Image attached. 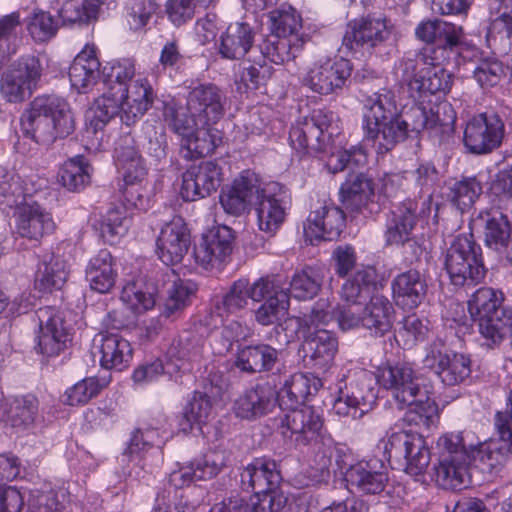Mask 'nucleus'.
Listing matches in <instances>:
<instances>
[{"label": "nucleus", "mask_w": 512, "mask_h": 512, "mask_svg": "<svg viewBox=\"0 0 512 512\" xmlns=\"http://www.w3.org/2000/svg\"><path fill=\"white\" fill-rule=\"evenodd\" d=\"M457 120L453 106L447 101L424 104L419 101L402 114L393 91L381 89L363 104L361 129L363 142L378 156L391 152L407 138L426 131L441 144L454 132Z\"/></svg>", "instance_id": "f257e3e1"}, {"label": "nucleus", "mask_w": 512, "mask_h": 512, "mask_svg": "<svg viewBox=\"0 0 512 512\" xmlns=\"http://www.w3.org/2000/svg\"><path fill=\"white\" fill-rule=\"evenodd\" d=\"M473 440L472 432H451L438 438L437 462L433 466L438 485L452 490L467 487L469 468L476 459L490 473H498L504 467L507 459L498 443L484 444Z\"/></svg>", "instance_id": "f03ea898"}, {"label": "nucleus", "mask_w": 512, "mask_h": 512, "mask_svg": "<svg viewBox=\"0 0 512 512\" xmlns=\"http://www.w3.org/2000/svg\"><path fill=\"white\" fill-rule=\"evenodd\" d=\"M282 480L277 462L268 456L255 457L239 469L236 482L240 489L252 493L249 500L231 495L216 503L210 512H274L275 494Z\"/></svg>", "instance_id": "7ed1b4c3"}, {"label": "nucleus", "mask_w": 512, "mask_h": 512, "mask_svg": "<svg viewBox=\"0 0 512 512\" xmlns=\"http://www.w3.org/2000/svg\"><path fill=\"white\" fill-rule=\"evenodd\" d=\"M339 51L346 57L390 59L398 51L396 28L386 15L368 13L350 20Z\"/></svg>", "instance_id": "20e7f679"}, {"label": "nucleus", "mask_w": 512, "mask_h": 512, "mask_svg": "<svg viewBox=\"0 0 512 512\" xmlns=\"http://www.w3.org/2000/svg\"><path fill=\"white\" fill-rule=\"evenodd\" d=\"M25 138L40 145H50L58 138H66L75 130V121L69 103L55 94L35 97L20 117Z\"/></svg>", "instance_id": "39448f33"}, {"label": "nucleus", "mask_w": 512, "mask_h": 512, "mask_svg": "<svg viewBox=\"0 0 512 512\" xmlns=\"http://www.w3.org/2000/svg\"><path fill=\"white\" fill-rule=\"evenodd\" d=\"M504 295L491 287H480L467 302L468 312L477 326L481 346L499 347L507 334H512V307L503 306Z\"/></svg>", "instance_id": "423d86ee"}, {"label": "nucleus", "mask_w": 512, "mask_h": 512, "mask_svg": "<svg viewBox=\"0 0 512 512\" xmlns=\"http://www.w3.org/2000/svg\"><path fill=\"white\" fill-rule=\"evenodd\" d=\"M378 385L377 374L368 369L356 366L342 368L335 382L334 413L353 420L361 419L376 405Z\"/></svg>", "instance_id": "0eeeda50"}, {"label": "nucleus", "mask_w": 512, "mask_h": 512, "mask_svg": "<svg viewBox=\"0 0 512 512\" xmlns=\"http://www.w3.org/2000/svg\"><path fill=\"white\" fill-rule=\"evenodd\" d=\"M444 268L455 287H471L484 280L487 267L481 245L472 233L457 235L446 250Z\"/></svg>", "instance_id": "6e6552de"}, {"label": "nucleus", "mask_w": 512, "mask_h": 512, "mask_svg": "<svg viewBox=\"0 0 512 512\" xmlns=\"http://www.w3.org/2000/svg\"><path fill=\"white\" fill-rule=\"evenodd\" d=\"M277 432L284 443L295 450L322 444L332 438L325 426L324 416L313 406L286 411L279 417Z\"/></svg>", "instance_id": "1a4fd4ad"}, {"label": "nucleus", "mask_w": 512, "mask_h": 512, "mask_svg": "<svg viewBox=\"0 0 512 512\" xmlns=\"http://www.w3.org/2000/svg\"><path fill=\"white\" fill-rule=\"evenodd\" d=\"M383 456L389 466L412 476L426 472L431 461V452L419 432L412 430L393 431L387 440H382Z\"/></svg>", "instance_id": "9d476101"}, {"label": "nucleus", "mask_w": 512, "mask_h": 512, "mask_svg": "<svg viewBox=\"0 0 512 512\" xmlns=\"http://www.w3.org/2000/svg\"><path fill=\"white\" fill-rule=\"evenodd\" d=\"M334 119L335 114L332 110L317 108L292 124L289 143L300 158L327 151L336 134L333 127Z\"/></svg>", "instance_id": "9b49d317"}, {"label": "nucleus", "mask_w": 512, "mask_h": 512, "mask_svg": "<svg viewBox=\"0 0 512 512\" xmlns=\"http://www.w3.org/2000/svg\"><path fill=\"white\" fill-rule=\"evenodd\" d=\"M443 65L416 53L414 57H403L398 69L401 81L408 86L411 96L420 99L427 94H445L451 89L452 74Z\"/></svg>", "instance_id": "f8f14e48"}, {"label": "nucleus", "mask_w": 512, "mask_h": 512, "mask_svg": "<svg viewBox=\"0 0 512 512\" xmlns=\"http://www.w3.org/2000/svg\"><path fill=\"white\" fill-rule=\"evenodd\" d=\"M424 367L434 373L445 386L469 384L472 381L470 354L450 349L444 340L437 338L425 349Z\"/></svg>", "instance_id": "ddd939ff"}, {"label": "nucleus", "mask_w": 512, "mask_h": 512, "mask_svg": "<svg viewBox=\"0 0 512 512\" xmlns=\"http://www.w3.org/2000/svg\"><path fill=\"white\" fill-rule=\"evenodd\" d=\"M43 72L44 66L38 56L21 55L1 75V96L9 103L24 102L38 88Z\"/></svg>", "instance_id": "4468645a"}, {"label": "nucleus", "mask_w": 512, "mask_h": 512, "mask_svg": "<svg viewBox=\"0 0 512 512\" xmlns=\"http://www.w3.org/2000/svg\"><path fill=\"white\" fill-rule=\"evenodd\" d=\"M431 212L430 198H423L421 201L406 198L395 205L386 214L383 232L385 246L393 247L407 240L414 234L419 223H428Z\"/></svg>", "instance_id": "2eb2a0df"}, {"label": "nucleus", "mask_w": 512, "mask_h": 512, "mask_svg": "<svg viewBox=\"0 0 512 512\" xmlns=\"http://www.w3.org/2000/svg\"><path fill=\"white\" fill-rule=\"evenodd\" d=\"M377 278L378 273L374 266L361 265L343 283L341 288L342 298L353 305L340 311L337 319L341 329L349 330L363 327V308L358 305L364 303L375 290Z\"/></svg>", "instance_id": "dca6fc26"}, {"label": "nucleus", "mask_w": 512, "mask_h": 512, "mask_svg": "<svg viewBox=\"0 0 512 512\" xmlns=\"http://www.w3.org/2000/svg\"><path fill=\"white\" fill-rule=\"evenodd\" d=\"M352 71L353 64L346 57H322L307 69L302 84L313 93L327 96L342 90Z\"/></svg>", "instance_id": "f3484780"}, {"label": "nucleus", "mask_w": 512, "mask_h": 512, "mask_svg": "<svg viewBox=\"0 0 512 512\" xmlns=\"http://www.w3.org/2000/svg\"><path fill=\"white\" fill-rule=\"evenodd\" d=\"M249 295L254 302L261 303L254 316L262 326L276 324L289 309V294L277 275L259 278L250 286Z\"/></svg>", "instance_id": "a211bd4d"}, {"label": "nucleus", "mask_w": 512, "mask_h": 512, "mask_svg": "<svg viewBox=\"0 0 512 512\" xmlns=\"http://www.w3.org/2000/svg\"><path fill=\"white\" fill-rule=\"evenodd\" d=\"M504 135L505 125L502 118L495 112H483L467 121L463 144L469 153L484 155L499 148Z\"/></svg>", "instance_id": "6ab92c4d"}, {"label": "nucleus", "mask_w": 512, "mask_h": 512, "mask_svg": "<svg viewBox=\"0 0 512 512\" xmlns=\"http://www.w3.org/2000/svg\"><path fill=\"white\" fill-rule=\"evenodd\" d=\"M40 331L35 350L44 358L58 357L72 342L71 327L67 324L64 312L52 306L38 311Z\"/></svg>", "instance_id": "aec40b11"}, {"label": "nucleus", "mask_w": 512, "mask_h": 512, "mask_svg": "<svg viewBox=\"0 0 512 512\" xmlns=\"http://www.w3.org/2000/svg\"><path fill=\"white\" fill-rule=\"evenodd\" d=\"M339 198L346 210L364 217H372L382 210L374 180L364 172L348 173L340 186Z\"/></svg>", "instance_id": "412c9836"}, {"label": "nucleus", "mask_w": 512, "mask_h": 512, "mask_svg": "<svg viewBox=\"0 0 512 512\" xmlns=\"http://www.w3.org/2000/svg\"><path fill=\"white\" fill-rule=\"evenodd\" d=\"M346 227V214L334 203H325L310 211L303 223L306 244L317 246L322 241L337 240Z\"/></svg>", "instance_id": "4be33fe9"}, {"label": "nucleus", "mask_w": 512, "mask_h": 512, "mask_svg": "<svg viewBox=\"0 0 512 512\" xmlns=\"http://www.w3.org/2000/svg\"><path fill=\"white\" fill-rule=\"evenodd\" d=\"M226 102L225 93L216 84L198 83L190 88L186 107L200 127H210L224 116Z\"/></svg>", "instance_id": "5701e85b"}, {"label": "nucleus", "mask_w": 512, "mask_h": 512, "mask_svg": "<svg viewBox=\"0 0 512 512\" xmlns=\"http://www.w3.org/2000/svg\"><path fill=\"white\" fill-rule=\"evenodd\" d=\"M222 180V167L216 160L192 164L182 174L180 196L185 202L204 199L217 191Z\"/></svg>", "instance_id": "b1692460"}, {"label": "nucleus", "mask_w": 512, "mask_h": 512, "mask_svg": "<svg viewBox=\"0 0 512 512\" xmlns=\"http://www.w3.org/2000/svg\"><path fill=\"white\" fill-rule=\"evenodd\" d=\"M256 198L258 228L266 234L274 235L284 224L291 206L287 190L276 183L266 189H260Z\"/></svg>", "instance_id": "393cba45"}, {"label": "nucleus", "mask_w": 512, "mask_h": 512, "mask_svg": "<svg viewBox=\"0 0 512 512\" xmlns=\"http://www.w3.org/2000/svg\"><path fill=\"white\" fill-rule=\"evenodd\" d=\"M234 231L226 225H217L202 234L198 245L193 248L197 264L212 269L230 258L234 247Z\"/></svg>", "instance_id": "a878e982"}, {"label": "nucleus", "mask_w": 512, "mask_h": 512, "mask_svg": "<svg viewBox=\"0 0 512 512\" xmlns=\"http://www.w3.org/2000/svg\"><path fill=\"white\" fill-rule=\"evenodd\" d=\"M377 376L379 385L389 390L397 403H411L413 396L424 395L426 387L420 385L415 370L408 363H387L378 369Z\"/></svg>", "instance_id": "bb28decb"}, {"label": "nucleus", "mask_w": 512, "mask_h": 512, "mask_svg": "<svg viewBox=\"0 0 512 512\" xmlns=\"http://www.w3.org/2000/svg\"><path fill=\"white\" fill-rule=\"evenodd\" d=\"M388 465L376 456L358 460L348 473L346 486L361 495H380L389 483Z\"/></svg>", "instance_id": "cd10ccee"}, {"label": "nucleus", "mask_w": 512, "mask_h": 512, "mask_svg": "<svg viewBox=\"0 0 512 512\" xmlns=\"http://www.w3.org/2000/svg\"><path fill=\"white\" fill-rule=\"evenodd\" d=\"M429 276L415 268L398 273L391 281L392 299L403 311H413L424 303Z\"/></svg>", "instance_id": "c85d7f7f"}, {"label": "nucleus", "mask_w": 512, "mask_h": 512, "mask_svg": "<svg viewBox=\"0 0 512 512\" xmlns=\"http://www.w3.org/2000/svg\"><path fill=\"white\" fill-rule=\"evenodd\" d=\"M223 465L224 458L220 453L209 452L173 470L162 489L170 490L172 493L171 488H173L176 493L177 490L189 487L198 480L213 478L221 471Z\"/></svg>", "instance_id": "c756f323"}, {"label": "nucleus", "mask_w": 512, "mask_h": 512, "mask_svg": "<svg viewBox=\"0 0 512 512\" xmlns=\"http://www.w3.org/2000/svg\"><path fill=\"white\" fill-rule=\"evenodd\" d=\"M259 191L257 175L250 170H244L231 184L222 187L219 202L225 213L240 216L249 209Z\"/></svg>", "instance_id": "7c9ffc66"}, {"label": "nucleus", "mask_w": 512, "mask_h": 512, "mask_svg": "<svg viewBox=\"0 0 512 512\" xmlns=\"http://www.w3.org/2000/svg\"><path fill=\"white\" fill-rule=\"evenodd\" d=\"M191 244V235L187 224L181 217H174L166 223L156 240V252L167 266L180 263Z\"/></svg>", "instance_id": "2f4dec72"}, {"label": "nucleus", "mask_w": 512, "mask_h": 512, "mask_svg": "<svg viewBox=\"0 0 512 512\" xmlns=\"http://www.w3.org/2000/svg\"><path fill=\"white\" fill-rule=\"evenodd\" d=\"M278 404V390L269 381L256 383L241 394L233 404L238 418L254 420L272 412Z\"/></svg>", "instance_id": "473e14b6"}, {"label": "nucleus", "mask_w": 512, "mask_h": 512, "mask_svg": "<svg viewBox=\"0 0 512 512\" xmlns=\"http://www.w3.org/2000/svg\"><path fill=\"white\" fill-rule=\"evenodd\" d=\"M282 349L262 341L237 345L234 366L241 372L254 375L273 371L280 361Z\"/></svg>", "instance_id": "72a5a7b5"}, {"label": "nucleus", "mask_w": 512, "mask_h": 512, "mask_svg": "<svg viewBox=\"0 0 512 512\" xmlns=\"http://www.w3.org/2000/svg\"><path fill=\"white\" fill-rule=\"evenodd\" d=\"M301 336L304 338L302 347L305 365L318 372H327L334 364L338 352L336 334L326 329H317Z\"/></svg>", "instance_id": "f704fd0d"}, {"label": "nucleus", "mask_w": 512, "mask_h": 512, "mask_svg": "<svg viewBox=\"0 0 512 512\" xmlns=\"http://www.w3.org/2000/svg\"><path fill=\"white\" fill-rule=\"evenodd\" d=\"M465 50L477 52L474 45L465 40L464 29L460 25L442 20L434 46H427L418 53L424 58H430L437 64H445L450 54L461 56Z\"/></svg>", "instance_id": "c9c22d12"}, {"label": "nucleus", "mask_w": 512, "mask_h": 512, "mask_svg": "<svg viewBox=\"0 0 512 512\" xmlns=\"http://www.w3.org/2000/svg\"><path fill=\"white\" fill-rule=\"evenodd\" d=\"M101 63L94 44H86L74 57L68 70L71 88L79 94H86L101 81Z\"/></svg>", "instance_id": "e433bc0d"}, {"label": "nucleus", "mask_w": 512, "mask_h": 512, "mask_svg": "<svg viewBox=\"0 0 512 512\" xmlns=\"http://www.w3.org/2000/svg\"><path fill=\"white\" fill-rule=\"evenodd\" d=\"M119 97L122 102L121 122L130 127L152 107L156 95L149 80L139 77L131 82Z\"/></svg>", "instance_id": "4c0bfd02"}, {"label": "nucleus", "mask_w": 512, "mask_h": 512, "mask_svg": "<svg viewBox=\"0 0 512 512\" xmlns=\"http://www.w3.org/2000/svg\"><path fill=\"white\" fill-rule=\"evenodd\" d=\"M322 387V381L312 373L292 374L278 391V404L282 410L290 411L306 406Z\"/></svg>", "instance_id": "58836bf2"}, {"label": "nucleus", "mask_w": 512, "mask_h": 512, "mask_svg": "<svg viewBox=\"0 0 512 512\" xmlns=\"http://www.w3.org/2000/svg\"><path fill=\"white\" fill-rule=\"evenodd\" d=\"M473 224L481 229L487 248L496 252H502L508 248L512 227L506 214L498 209H485L473 219Z\"/></svg>", "instance_id": "ea45409f"}, {"label": "nucleus", "mask_w": 512, "mask_h": 512, "mask_svg": "<svg viewBox=\"0 0 512 512\" xmlns=\"http://www.w3.org/2000/svg\"><path fill=\"white\" fill-rule=\"evenodd\" d=\"M17 233L29 240L40 241L55 229V222L50 212L37 202L21 205L16 211Z\"/></svg>", "instance_id": "a19ab883"}, {"label": "nucleus", "mask_w": 512, "mask_h": 512, "mask_svg": "<svg viewBox=\"0 0 512 512\" xmlns=\"http://www.w3.org/2000/svg\"><path fill=\"white\" fill-rule=\"evenodd\" d=\"M331 319L332 316L329 311L313 307L309 314L288 317L283 324L275 325L270 334H275L280 345H286L296 337L299 338V335L312 333V328H314V331L321 329L320 326L327 325Z\"/></svg>", "instance_id": "79ce46f5"}, {"label": "nucleus", "mask_w": 512, "mask_h": 512, "mask_svg": "<svg viewBox=\"0 0 512 512\" xmlns=\"http://www.w3.org/2000/svg\"><path fill=\"white\" fill-rule=\"evenodd\" d=\"M256 31L247 22L230 23L220 37L218 53L223 59H243L253 48Z\"/></svg>", "instance_id": "37998d69"}, {"label": "nucleus", "mask_w": 512, "mask_h": 512, "mask_svg": "<svg viewBox=\"0 0 512 512\" xmlns=\"http://www.w3.org/2000/svg\"><path fill=\"white\" fill-rule=\"evenodd\" d=\"M99 363L101 368L108 371L122 372L126 370L133 360L131 343L117 333L101 335Z\"/></svg>", "instance_id": "c03bdc74"}, {"label": "nucleus", "mask_w": 512, "mask_h": 512, "mask_svg": "<svg viewBox=\"0 0 512 512\" xmlns=\"http://www.w3.org/2000/svg\"><path fill=\"white\" fill-rule=\"evenodd\" d=\"M212 410L213 402L207 387L205 391H193L178 416L179 431L189 434L197 429L202 433V427L209 421Z\"/></svg>", "instance_id": "a18cd8bd"}, {"label": "nucleus", "mask_w": 512, "mask_h": 512, "mask_svg": "<svg viewBox=\"0 0 512 512\" xmlns=\"http://www.w3.org/2000/svg\"><path fill=\"white\" fill-rule=\"evenodd\" d=\"M115 259L108 249H100L92 256L85 269L90 288L101 294L110 292L117 278Z\"/></svg>", "instance_id": "49530a36"}, {"label": "nucleus", "mask_w": 512, "mask_h": 512, "mask_svg": "<svg viewBox=\"0 0 512 512\" xmlns=\"http://www.w3.org/2000/svg\"><path fill=\"white\" fill-rule=\"evenodd\" d=\"M148 167H138L136 171L122 173L118 182L119 199L122 207L137 210H146L149 199L146 189Z\"/></svg>", "instance_id": "de8ad7c7"}, {"label": "nucleus", "mask_w": 512, "mask_h": 512, "mask_svg": "<svg viewBox=\"0 0 512 512\" xmlns=\"http://www.w3.org/2000/svg\"><path fill=\"white\" fill-rule=\"evenodd\" d=\"M369 298V303L362 309L363 328L375 336H383L392 329L395 309L383 295H370Z\"/></svg>", "instance_id": "09e8293b"}, {"label": "nucleus", "mask_w": 512, "mask_h": 512, "mask_svg": "<svg viewBox=\"0 0 512 512\" xmlns=\"http://www.w3.org/2000/svg\"><path fill=\"white\" fill-rule=\"evenodd\" d=\"M305 43L304 38L291 39L271 32L259 45L264 60L268 59L274 64H283L297 57Z\"/></svg>", "instance_id": "8fccbe9b"}, {"label": "nucleus", "mask_w": 512, "mask_h": 512, "mask_svg": "<svg viewBox=\"0 0 512 512\" xmlns=\"http://www.w3.org/2000/svg\"><path fill=\"white\" fill-rule=\"evenodd\" d=\"M93 167L84 155L66 160L59 168L58 182L71 192H80L91 182Z\"/></svg>", "instance_id": "3c124183"}, {"label": "nucleus", "mask_w": 512, "mask_h": 512, "mask_svg": "<svg viewBox=\"0 0 512 512\" xmlns=\"http://www.w3.org/2000/svg\"><path fill=\"white\" fill-rule=\"evenodd\" d=\"M136 61L133 58H120L108 61L101 71L104 89L112 94H120L133 82L136 73Z\"/></svg>", "instance_id": "603ef678"}, {"label": "nucleus", "mask_w": 512, "mask_h": 512, "mask_svg": "<svg viewBox=\"0 0 512 512\" xmlns=\"http://www.w3.org/2000/svg\"><path fill=\"white\" fill-rule=\"evenodd\" d=\"M413 398L411 403H398V408H407L403 420L410 426L424 427L428 430L434 427L438 421V407L428 395V390L424 389L423 397Z\"/></svg>", "instance_id": "864d4df0"}, {"label": "nucleus", "mask_w": 512, "mask_h": 512, "mask_svg": "<svg viewBox=\"0 0 512 512\" xmlns=\"http://www.w3.org/2000/svg\"><path fill=\"white\" fill-rule=\"evenodd\" d=\"M39 407L40 402L35 394L16 395L9 401L8 421L14 428L30 429L39 417Z\"/></svg>", "instance_id": "5fc2aeb1"}, {"label": "nucleus", "mask_w": 512, "mask_h": 512, "mask_svg": "<svg viewBox=\"0 0 512 512\" xmlns=\"http://www.w3.org/2000/svg\"><path fill=\"white\" fill-rule=\"evenodd\" d=\"M483 192V182L479 175L463 176L448 186L447 199L462 213L470 210Z\"/></svg>", "instance_id": "6e6d98bb"}, {"label": "nucleus", "mask_w": 512, "mask_h": 512, "mask_svg": "<svg viewBox=\"0 0 512 512\" xmlns=\"http://www.w3.org/2000/svg\"><path fill=\"white\" fill-rule=\"evenodd\" d=\"M160 421L156 425L145 424L143 427L134 429L123 451V460L129 461L141 459L152 447L161 444Z\"/></svg>", "instance_id": "4d7b16f0"}, {"label": "nucleus", "mask_w": 512, "mask_h": 512, "mask_svg": "<svg viewBox=\"0 0 512 512\" xmlns=\"http://www.w3.org/2000/svg\"><path fill=\"white\" fill-rule=\"evenodd\" d=\"M269 27L271 32L285 37L304 38L301 14L290 4L282 3L269 12Z\"/></svg>", "instance_id": "13d9d810"}, {"label": "nucleus", "mask_w": 512, "mask_h": 512, "mask_svg": "<svg viewBox=\"0 0 512 512\" xmlns=\"http://www.w3.org/2000/svg\"><path fill=\"white\" fill-rule=\"evenodd\" d=\"M65 263L58 256L51 255L38 264L35 274V288L42 293H51L62 288L67 280Z\"/></svg>", "instance_id": "bf43d9fd"}, {"label": "nucleus", "mask_w": 512, "mask_h": 512, "mask_svg": "<svg viewBox=\"0 0 512 512\" xmlns=\"http://www.w3.org/2000/svg\"><path fill=\"white\" fill-rule=\"evenodd\" d=\"M323 275L321 270L312 266H305L296 270L290 280L289 288H285L289 297L298 300H310L314 298L321 289Z\"/></svg>", "instance_id": "052dcab7"}, {"label": "nucleus", "mask_w": 512, "mask_h": 512, "mask_svg": "<svg viewBox=\"0 0 512 512\" xmlns=\"http://www.w3.org/2000/svg\"><path fill=\"white\" fill-rule=\"evenodd\" d=\"M122 113V102L118 94L107 91L95 100L92 108V116L87 124V132L96 135L115 116Z\"/></svg>", "instance_id": "680f3d73"}, {"label": "nucleus", "mask_w": 512, "mask_h": 512, "mask_svg": "<svg viewBox=\"0 0 512 512\" xmlns=\"http://www.w3.org/2000/svg\"><path fill=\"white\" fill-rule=\"evenodd\" d=\"M330 443L324 446L322 452H318L316 458L317 464L319 466V471L321 477H329L330 475V466H331V458L334 456L335 465L339 471V474L343 476L344 481L346 482L348 479V473L354 466L356 465V460L354 459V455L352 451L346 446H334L330 447Z\"/></svg>", "instance_id": "e2e57ef3"}, {"label": "nucleus", "mask_w": 512, "mask_h": 512, "mask_svg": "<svg viewBox=\"0 0 512 512\" xmlns=\"http://www.w3.org/2000/svg\"><path fill=\"white\" fill-rule=\"evenodd\" d=\"M114 161L121 173L136 171L138 167H147L137 142L130 132L123 133L116 141Z\"/></svg>", "instance_id": "0e129e2a"}, {"label": "nucleus", "mask_w": 512, "mask_h": 512, "mask_svg": "<svg viewBox=\"0 0 512 512\" xmlns=\"http://www.w3.org/2000/svg\"><path fill=\"white\" fill-rule=\"evenodd\" d=\"M198 290L197 284L190 279H177L168 290V297L164 303L161 316L174 318L192 302Z\"/></svg>", "instance_id": "69168bd1"}, {"label": "nucleus", "mask_w": 512, "mask_h": 512, "mask_svg": "<svg viewBox=\"0 0 512 512\" xmlns=\"http://www.w3.org/2000/svg\"><path fill=\"white\" fill-rule=\"evenodd\" d=\"M131 224L128 210L122 206L109 208L102 216L100 222V234L104 241L110 245L126 235Z\"/></svg>", "instance_id": "338daca9"}, {"label": "nucleus", "mask_w": 512, "mask_h": 512, "mask_svg": "<svg viewBox=\"0 0 512 512\" xmlns=\"http://www.w3.org/2000/svg\"><path fill=\"white\" fill-rule=\"evenodd\" d=\"M111 381L108 377H86L65 391V403L69 406H79L88 403L92 398L98 396L102 389L107 387Z\"/></svg>", "instance_id": "774afa93"}]
</instances>
